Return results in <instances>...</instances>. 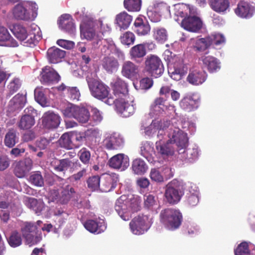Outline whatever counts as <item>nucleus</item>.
Returning <instances> with one entry per match:
<instances>
[{"label": "nucleus", "mask_w": 255, "mask_h": 255, "mask_svg": "<svg viewBox=\"0 0 255 255\" xmlns=\"http://www.w3.org/2000/svg\"><path fill=\"white\" fill-rule=\"evenodd\" d=\"M161 133L157 135L159 141L156 142L157 152L163 158H168L173 156L175 152V148L173 144L176 143L178 151L185 148L188 145V139L187 134L178 128L171 129L168 134L169 139L165 143H162L160 135L163 134V130H160Z\"/></svg>", "instance_id": "1"}, {"label": "nucleus", "mask_w": 255, "mask_h": 255, "mask_svg": "<svg viewBox=\"0 0 255 255\" xmlns=\"http://www.w3.org/2000/svg\"><path fill=\"white\" fill-rule=\"evenodd\" d=\"M38 6L35 2L23 1L16 4L12 9V15L17 20H33L37 15Z\"/></svg>", "instance_id": "2"}, {"label": "nucleus", "mask_w": 255, "mask_h": 255, "mask_svg": "<svg viewBox=\"0 0 255 255\" xmlns=\"http://www.w3.org/2000/svg\"><path fill=\"white\" fill-rule=\"evenodd\" d=\"M125 197L121 196L116 203L115 208L121 218L124 221H128L131 218V212H137L140 209V201L137 198L125 200Z\"/></svg>", "instance_id": "3"}, {"label": "nucleus", "mask_w": 255, "mask_h": 255, "mask_svg": "<svg viewBox=\"0 0 255 255\" xmlns=\"http://www.w3.org/2000/svg\"><path fill=\"white\" fill-rule=\"evenodd\" d=\"M161 222L169 230L178 229L182 221V215L180 211L174 208H166L161 210L160 213Z\"/></svg>", "instance_id": "4"}, {"label": "nucleus", "mask_w": 255, "mask_h": 255, "mask_svg": "<svg viewBox=\"0 0 255 255\" xmlns=\"http://www.w3.org/2000/svg\"><path fill=\"white\" fill-rule=\"evenodd\" d=\"M184 194L183 186L178 180L174 179L166 186L165 199L168 204L175 205L179 202Z\"/></svg>", "instance_id": "5"}, {"label": "nucleus", "mask_w": 255, "mask_h": 255, "mask_svg": "<svg viewBox=\"0 0 255 255\" xmlns=\"http://www.w3.org/2000/svg\"><path fill=\"white\" fill-rule=\"evenodd\" d=\"M21 232L26 244L31 246L36 245L42 240V234L35 224L26 222L21 228Z\"/></svg>", "instance_id": "6"}, {"label": "nucleus", "mask_w": 255, "mask_h": 255, "mask_svg": "<svg viewBox=\"0 0 255 255\" xmlns=\"http://www.w3.org/2000/svg\"><path fill=\"white\" fill-rule=\"evenodd\" d=\"M144 69L152 77L156 78L163 73L164 66L159 57L155 55H149L144 61Z\"/></svg>", "instance_id": "7"}, {"label": "nucleus", "mask_w": 255, "mask_h": 255, "mask_svg": "<svg viewBox=\"0 0 255 255\" xmlns=\"http://www.w3.org/2000/svg\"><path fill=\"white\" fill-rule=\"evenodd\" d=\"M105 103L108 105H115L118 112L121 116L128 118L132 116L135 112V107L132 104L126 100V98H110Z\"/></svg>", "instance_id": "8"}, {"label": "nucleus", "mask_w": 255, "mask_h": 255, "mask_svg": "<svg viewBox=\"0 0 255 255\" xmlns=\"http://www.w3.org/2000/svg\"><path fill=\"white\" fill-rule=\"evenodd\" d=\"M89 87L92 95L99 100L105 102L110 98H114L110 95L109 87L102 82L94 80Z\"/></svg>", "instance_id": "9"}, {"label": "nucleus", "mask_w": 255, "mask_h": 255, "mask_svg": "<svg viewBox=\"0 0 255 255\" xmlns=\"http://www.w3.org/2000/svg\"><path fill=\"white\" fill-rule=\"evenodd\" d=\"M11 31L15 37L19 40L23 41L29 38L25 42L27 46L34 45L38 41L34 33H28L26 28L23 25L17 24L13 25Z\"/></svg>", "instance_id": "10"}, {"label": "nucleus", "mask_w": 255, "mask_h": 255, "mask_svg": "<svg viewBox=\"0 0 255 255\" xmlns=\"http://www.w3.org/2000/svg\"><path fill=\"white\" fill-rule=\"evenodd\" d=\"M24 114L21 116L17 123V127L21 130H26L31 128L35 124V115L36 111L32 107L26 108L24 110Z\"/></svg>", "instance_id": "11"}, {"label": "nucleus", "mask_w": 255, "mask_h": 255, "mask_svg": "<svg viewBox=\"0 0 255 255\" xmlns=\"http://www.w3.org/2000/svg\"><path fill=\"white\" fill-rule=\"evenodd\" d=\"M81 36L87 40H93V45L95 48L99 46L103 39L98 33H96L93 22L84 23L80 25Z\"/></svg>", "instance_id": "12"}, {"label": "nucleus", "mask_w": 255, "mask_h": 255, "mask_svg": "<svg viewBox=\"0 0 255 255\" xmlns=\"http://www.w3.org/2000/svg\"><path fill=\"white\" fill-rule=\"evenodd\" d=\"M148 219L147 216L142 214L135 217L129 223L132 233L136 235L143 234L148 229Z\"/></svg>", "instance_id": "13"}, {"label": "nucleus", "mask_w": 255, "mask_h": 255, "mask_svg": "<svg viewBox=\"0 0 255 255\" xmlns=\"http://www.w3.org/2000/svg\"><path fill=\"white\" fill-rule=\"evenodd\" d=\"M61 118L53 112H45L41 118V125L45 129L53 130L57 128L60 124Z\"/></svg>", "instance_id": "14"}, {"label": "nucleus", "mask_w": 255, "mask_h": 255, "mask_svg": "<svg viewBox=\"0 0 255 255\" xmlns=\"http://www.w3.org/2000/svg\"><path fill=\"white\" fill-rule=\"evenodd\" d=\"M181 25L184 29L188 31L197 33L202 29L203 22L198 16H188L182 19Z\"/></svg>", "instance_id": "15"}, {"label": "nucleus", "mask_w": 255, "mask_h": 255, "mask_svg": "<svg viewBox=\"0 0 255 255\" xmlns=\"http://www.w3.org/2000/svg\"><path fill=\"white\" fill-rule=\"evenodd\" d=\"M139 68L134 63L130 61H125L122 65V75L129 79L137 78L139 75Z\"/></svg>", "instance_id": "16"}, {"label": "nucleus", "mask_w": 255, "mask_h": 255, "mask_svg": "<svg viewBox=\"0 0 255 255\" xmlns=\"http://www.w3.org/2000/svg\"><path fill=\"white\" fill-rule=\"evenodd\" d=\"M40 77V81L43 84L57 83L60 80L59 74L52 68L47 66L42 69Z\"/></svg>", "instance_id": "17"}, {"label": "nucleus", "mask_w": 255, "mask_h": 255, "mask_svg": "<svg viewBox=\"0 0 255 255\" xmlns=\"http://www.w3.org/2000/svg\"><path fill=\"white\" fill-rule=\"evenodd\" d=\"M118 181V175L116 173L105 174L101 181L100 189L102 192H110L115 188Z\"/></svg>", "instance_id": "18"}, {"label": "nucleus", "mask_w": 255, "mask_h": 255, "mask_svg": "<svg viewBox=\"0 0 255 255\" xmlns=\"http://www.w3.org/2000/svg\"><path fill=\"white\" fill-rule=\"evenodd\" d=\"M32 160L30 158H25L17 162L14 168V173L18 178H22L31 169Z\"/></svg>", "instance_id": "19"}, {"label": "nucleus", "mask_w": 255, "mask_h": 255, "mask_svg": "<svg viewBox=\"0 0 255 255\" xmlns=\"http://www.w3.org/2000/svg\"><path fill=\"white\" fill-rule=\"evenodd\" d=\"M85 229L91 233L99 234L103 233L106 229L107 226L104 220H87L84 223Z\"/></svg>", "instance_id": "20"}, {"label": "nucleus", "mask_w": 255, "mask_h": 255, "mask_svg": "<svg viewBox=\"0 0 255 255\" xmlns=\"http://www.w3.org/2000/svg\"><path fill=\"white\" fill-rule=\"evenodd\" d=\"M255 11L254 6L244 1H240L238 4L237 7L235 9V12L238 16L246 18L251 17Z\"/></svg>", "instance_id": "21"}, {"label": "nucleus", "mask_w": 255, "mask_h": 255, "mask_svg": "<svg viewBox=\"0 0 255 255\" xmlns=\"http://www.w3.org/2000/svg\"><path fill=\"white\" fill-rule=\"evenodd\" d=\"M152 8L147 12V15L151 21L154 22L159 21L161 14L168 10L166 3L163 2H155Z\"/></svg>", "instance_id": "22"}, {"label": "nucleus", "mask_w": 255, "mask_h": 255, "mask_svg": "<svg viewBox=\"0 0 255 255\" xmlns=\"http://www.w3.org/2000/svg\"><path fill=\"white\" fill-rule=\"evenodd\" d=\"M109 164L113 168L125 170L129 166V159L124 154H118L111 158Z\"/></svg>", "instance_id": "23"}, {"label": "nucleus", "mask_w": 255, "mask_h": 255, "mask_svg": "<svg viewBox=\"0 0 255 255\" xmlns=\"http://www.w3.org/2000/svg\"><path fill=\"white\" fill-rule=\"evenodd\" d=\"M115 96L117 98H126L128 95V85L121 78H117L112 85Z\"/></svg>", "instance_id": "24"}, {"label": "nucleus", "mask_w": 255, "mask_h": 255, "mask_svg": "<svg viewBox=\"0 0 255 255\" xmlns=\"http://www.w3.org/2000/svg\"><path fill=\"white\" fill-rule=\"evenodd\" d=\"M201 60L204 67L206 68L210 73L217 72L221 68L219 60L212 56L204 55L201 57Z\"/></svg>", "instance_id": "25"}, {"label": "nucleus", "mask_w": 255, "mask_h": 255, "mask_svg": "<svg viewBox=\"0 0 255 255\" xmlns=\"http://www.w3.org/2000/svg\"><path fill=\"white\" fill-rule=\"evenodd\" d=\"M207 74L202 70H195L189 72L187 77V81L191 84L198 86L202 84L206 80Z\"/></svg>", "instance_id": "26"}, {"label": "nucleus", "mask_w": 255, "mask_h": 255, "mask_svg": "<svg viewBox=\"0 0 255 255\" xmlns=\"http://www.w3.org/2000/svg\"><path fill=\"white\" fill-rule=\"evenodd\" d=\"M59 25L64 31L70 34H73L75 31L73 18L69 14H64L61 16L59 20Z\"/></svg>", "instance_id": "27"}, {"label": "nucleus", "mask_w": 255, "mask_h": 255, "mask_svg": "<svg viewBox=\"0 0 255 255\" xmlns=\"http://www.w3.org/2000/svg\"><path fill=\"white\" fill-rule=\"evenodd\" d=\"M122 139L116 133L108 135L103 140V145L108 150H116L121 146Z\"/></svg>", "instance_id": "28"}, {"label": "nucleus", "mask_w": 255, "mask_h": 255, "mask_svg": "<svg viewBox=\"0 0 255 255\" xmlns=\"http://www.w3.org/2000/svg\"><path fill=\"white\" fill-rule=\"evenodd\" d=\"M101 66L108 73L112 74L118 70L119 63L114 57L106 56L101 60Z\"/></svg>", "instance_id": "29"}, {"label": "nucleus", "mask_w": 255, "mask_h": 255, "mask_svg": "<svg viewBox=\"0 0 255 255\" xmlns=\"http://www.w3.org/2000/svg\"><path fill=\"white\" fill-rule=\"evenodd\" d=\"M66 52L56 47L49 48L47 51V57L51 63L56 64L61 61L65 56Z\"/></svg>", "instance_id": "30"}, {"label": "nucleus", "mask_w": 255, "mask_h": 255, "mask_svg": "<svg viewBox=\"0 0 255 255\" xmlns=\"http://www.w3.org/2000/svg\"><path fill=\"white\" fill-rule=\"evenodd\" d=\"M229 0H209V4L211 8L214 11L225 14L230 7Z\"/></svg>", "instance_id": "31"}, {"label": "nucleus", "mask_w": 255, "mask_h": 255, "mask_svg": "<svg viewBox=\"0 0 255 255\" xmlns=\"http://www.w3.org/2000/svg\"><path fill=\"white\" fill-rule=\"evenodd\" d=\"M150 29V25L146 21H144L143 19L137 17L134 22L133 30L138 35H145L147 34Z\"/></svg>", "instance_id": "32"}, {"label": "nucleus", "mask_w": 255, "mask_h": 255, "mask_svg": "<svg viewBox=\"0 0 255 255\" xmlns=\"http://www.w3.org/2000/svg\"><path fill=\"white\" fill-rule=\"evenodd\" d=\"M0 42H4L5 46L15 47L18 46L17 42L10 35L7 29L0 26Z\"/></svg>", "instance_id": "33"}, {"label": "nucleus", "mask_w": 255, "mask_h": 255, "mask_svg": "<svg viewBox=\"0 0 255 255\" xmlns=\"http://www.w3.org/2000/svg\"><path fill=\"white\" fill-rule=\"evenodd\" d=\"M198 101L192 96L184 97L180 102V107L185 111L190 112L196 110L198 107Z\"/></svg>", "instance_id": "34"}, {"label": "nucleus", "mask_w": 255, "mask_h": 255, "mask_svg": "<svg viewBox=\"0 0 255 255\" xmlns=\"http://www.w3.org/2000/svg\"><path fill=\"white\" fill-rule=\"evenodd\" d=\"M75 193L74 189L70 185H68L62 189L59 196H56L57 197L55 199L61 204H66L73 197Z\"/></svg>", "instance_id": "35"}, {"label": "nucleus", "mask_w": 255, "mask_h": 255, "mask_svg": "<svg viewBox=\"0 0 255 255\" xmlns=\"http://www.w3.org/2000/svg\"><path fill=\"white\" fill-rule=\"evenodd\" d=\"M146 54V47L143 44H137L133 46L129 51L131 58L135 61L143 58Z\"/></svg>", "instance_id": "36"}, {"label": "nucleus", "mask_w": 255, "mask_h": 255, "mask_svg": "<svg viewBox=\"0 0 255 255\" xmlns=\"http://www.w3.org/2000/svg\"><path fill=\"white\" fill-rule=\"evenodd\" d=\"M132 20V17L127 12L124 11L117 14L116 17V23L120 29L128 28Z\"/></svg>", "instance_id": "37"}, {"label": "nucleus", "mask_w": 255, "mask_h": 255, "mask_svg": "<svg viewBox=\"0 0 255 255\" xmlns=\"http://www.w3.org/2000/svg\"><path fill=\"white\" fill-rule=\"evenodd\" d=\"M18 141L17 137V131L13 128L8 129L6 133L4 139V143L6 146L8 147H12L14 146Z\"/></svg>", "instance_id": "38"}, {"label": "nucleus", "mask_w": 255, "mask_h": 255, "mask_svg": "<svg viewBox=\"0 0 255 255\" xmlns=\"http://www.w3.org/2000/svg\"><path fill=\"white\" fill-rule=\"evenodd\" d=\"M131 167L134 173L137 175L144 174L147 169L145 162L140 159H134L132 161Z\"/></svg>", "instance_id": "39"}, {"label": "nucleus", "mask_w": 255, "mask_h": 255, "mask_svg": "<svg viewBox=\"0 0 255 255\" xmlns=\"http://www.w3.org/2000/svg\"><path fill=\"white\" fill-rule=\"evenodd\" d=\"M153 33L154 39L158 43H163L168 39V32L164 28H154Z\"/></svg>", "instance_id": "40"}, {"label": "nucleus", "mask_w": 255, "mask_h": 255, "mask_svg": "<svg viewBox=\"0 0 255 255\" xmlns=\"http://www.w3.org/2000/svg\"><path fill=\"white\" fill-rule=\"evenodd\" d=\"M186 147L187 146L183 149V151L180 152L179 151V154H182L181 156L184 160L190 162H193L198 158V152L197 149L196 148H189L186 149ZM181 150H182V149Z\"/></svg>", "instance_id": "41"}, {"label": "nucleus", "mask_w": 255, "mask_h": 255, "mask_svg": "<svg viewBox=\"0 0 255 255\" xmlns=\"http://www.w3.org/2000/svg\"><path fill=\"white\" fill-rule=\"evenodd\" d=\"M124 5L129 11H138L141 8V0H124Z\"/></svg>", "instance_id": "42"}, {"label": "nucleus", "mask_w": 255, "mask_h": 255, "mask_svg": "<svg viewBox=\"0 0 255 255\" xmlns=\"http://www.w3.org/2000/svg\"><path fill=\"white\" fill-rule=\"evenodd\" d=\"M71 133L67 132L63 133L58 140L59 144L61 147L70 149L73 147Z\"/></svg>", "instance_id": "43"}, {"label": "nucleus", "mask_w": 255, "mask_h": 255, "mask_svg": "<svg viewBox=\"0 0 255 255\" xmlns=\"http://www.w3.org/2000/svg\"><path fill=\"white\" fill-rule=\"evenodd\" d=\"M90 117V113L87 109L78 107L75 119L80 123H86L89 121Z\"/></svg>", "instance_id": "44"}, {"label": "nucleus", "mask_w": 255, "mask_h": 255, "mask_svg": "<svg viewBox=\"0 0 255 255\" xmlns=\"http://www.w3.org/2000/svg\"><path fill=\"white\" fill-rule=\"evenodd\" d=\"M7 242L9 246L12 248H16L20 246L22 244L21 235L17 231L12 232L7 239Z\"/></svg>", "instance_id": "45"}, {"label": "nucleus", "mask_w": 255, "mask_h": 255, "mask_svg": "<svg viewBox=\"0 0 255 255\" xmlns=\"http://www.w3.org/2000/svg\"><path fill=\"white\" fill-rule=\"evenodd\" d=\"M209 47L206 38L197 39L194 42L192 48L196 52H202Z\"/></svg>", "instance_id": "46"}, {"label": "nucleus", "mask_w": 255, "mask_h": 255, "mask_svg": "<svg viewBox=\"0 0 255 255\" xmlns=\"http://www.w3.org/2000/svg\"><path fill=\"white\" fill-rule=\"evenodd\" d=\"M89 189L92 191H96L100 188V177L98 175H94L88 178L87 180Z\"/></svg>", "instance_id": "47"}, {"label": "nucleus", "mask_w": 255, "mask_h": 255, "mask_svg": "<svg viewBox=\"0 0 255 255\" xmlns=\"http://www.w3.org/2000/svg\"><path fill=\"white\" fill-rule=\"evenodd\" d=\"M21 83L20 79L18 78H14L12 79L7 86L8 93L7 97H10L14 93L18 91L20 88Z\"/></svg>", "instance_id": "48"}, {"label": "nucleus", "mask_w": 255, "mask_h": 255, "mask_svg": "<svg viewBox=\"0 0 255 255\" xmlns=\"http://www.w3.org/2000/svg\"><path fill=\"white\" fill-rule=\"evenodd\" d=\"M209 46L218 45L225 42L224 37L220 34H212L206 37Z\"/></svg>", "instance_id": "49"}, {"label": "nucleus", "mask_w": 255, "mask_h": 255, "mask_svg": "<svg viewBox=\"0 0 255 255\" xmlns=\"http://www.w3.org/2000/svg\"><path fill=\"white\" fill-rule=\"evenodd\" d=\"M29 181L36 186L41 187L44 185L43 178L39 171L33 172L29 177Z\"/></svg>", "instance_id": "50"}, {"label": "nucleus", "mask_w": 255, "mask_h": 255, "mask_svg": "<svg viewBox=\"0 0 255 255\" xmlns=\"http://www.w3.org/2000/svg\"><path fill=\"white\" fill-rule=\"evenodd\" d=\"M78 155L81 162L85 165L90 163L91 159L90 152L85 147L82 148L78 153Z\"/></svg>", "instance_id": "51"}, {"label": "nucleus", "mask_w": 255, "mask_h": 255, "mask_svg": "<svg viewBox=\"0 0 255 255\" xmlns=\"http://www.w3.org/2000/svg\"><path fill=\"white\" fill-rule=\"evenodd\" d=\"M71 161L68 159H63L59 160L57 164L55 162L54 169L59 172L67 170L71 166Z\"/></svg>", "instance_id": "52"}, {"label": "nucleus", "mask_w": 255, "mask_h": 255, "mask_svg": "<svg viewBox=\"0 0 255 255\" xmlns=\"http://www.w3.org/2000/svg\"><path fill=\"white\" fill-rule=\"evenodd\" d=\"M121 41L125 45L132 44L135 41V36L132 32L127 31L121 36Z\"/></svg>", "instance_id": "53"}, {"label": "nucleus", "mask_w": 255, "mask_h": 255, "mask_svg": "<svg viewBox=\"0 0 255 255\" xmlns=\"http://www.w3.org/2000/svg\"><path fill=\"white\" fill-rule=\"evenodd\" d=\"M26 101L25 96L18 93L12 99L10 102V103H13L16 108H19L24 106Z\"/></svg>", "instance_id": "54"}, {"label": "nucleus", "mask_w": 255, "mask_h": 255, "mask_svg": "<svg viewBox=\"0 0 255 255\" xmlns=\"http://www.w3.org/2000/svg\"><path fill=\"white\" fill-rule=\"evenodd\" d=\"M235 255H250V251L248 244L246 242L241 243L235 250Z\"/></svg>", "instance_id": "55"}, {"label": "nucleus", "mask_w": 255, "mask_h": 255, "mask_svg": "<svg viewBox=\"0 0 255 255\" xmlns=\"http://www.w3.org/2000/svg\"><path fill=\"white\" fill-rule=\"evenodd\" d=\"M78 106L70 105L67 106L63 111V115L65 117L68 118H74L76 119V115L78 110Z\"/></svg>", "instance_id": "56"}, {"label": "nucleus", "mask_w": 255, "mask_h": 255, "mask_svg": "<svg viewBox=\"0 0 255 255\" xmlns=\"http://www.w3.org/2000/svg\"><path fill=\"white\" fill-rule=\"evenodd\" d=\"M34 97L36 101L40 105L43 106L46 104V97L41 89L36 88L34 90Z\"/></svg>", "instance_id": "57"}, {"label": "nucleus", "mask_w": 255, "mask_h": 255, "mask_svg": "<svg viewBox=\"0 0 255 255\" xmlns=\"http://www.w3.org/2000/svg\"><path fill=\"white\" fill-rule=\"evenodd\" d=\"M199 202V198L197 194H190L187 196L185 201L186 204L190 207H193L198 205Z\"/></svg>", "instance_id": "58"}, {"label": "nucleus", "mask_w": 255, "mask_h": 255, "mask_svg": "<svg viewBox=\"0 0 255 255\" xmlns=\"http://www.w3.org/2000/svg\"><path fill=\"white\" fill-rule=\"evenodd\" d=\"M67 94L71 100L78 101L80 97V93L79 90L76 87H68L67 88Z\"/></svg>", "instance_id": "59"}, {"label": "nucleus", "mask_w": 255, "mask_h": 255, "mask_svg": "<svg viewBox=\"0 0 255 255\" xmlns=\"http://www.w3.org/2000/svg\"><path fill=\"white\" fill-rule=\"evenodd\" d=\"M150 177L152 181L156 182H162L164 179L160 172L156 169H151L150 173Z\"/></svg>", "instance_id": "60"}, {"label": "nucleus", "mask_w": 255, "mask_h": 255, "mask_svg": "<svg viewBox=\"0 0 255 255\" xmlns=\"http://www.w3.org/2000/svg\"><path fill=\"white\" fill-rule=\"evenodd\" d=\"M139 84L142 89L147 90L152 86L153 81L148 77L143 78L140 81Z\"/></svg>", "instance_id": "61"}, {"label": "nucleus", "mask_w": 255, "mask_h": 255, "mask_svg": "<svg viewBox=\"0 0 255 255\" xmlns=\"http://www.w3.org/2000/svg\"><path fill=\"white\" fill-rule=\"evenodd\" d=\"M190 11V8L188 5L186 4H182L179 6L176 14L181 17H187L188 12Z\"/></svg>", "instance_id": "62"}, {"label": "nucleus", "mask_w": 255, "mask_h": 255, "mask_svg": "<svg viewBox=\"0 0 255 255\" xmlns=\"http://www.w3.org/2000/svg\"><path fill=\"white\" fill-rule=\"evenodd\" d=\"M56 43L60 47L67 49H71L73 48L75 45L74 42L64 39H58Z\"/></svg>", "instance_id": "63"}, {"label": "nucleus", "mask_w": 255, "mask_h": 255, "mask_svg": "<svg viewBox=\"0 0 255 255\" xmlns=\"http://www.w3.org/2000/svg\"><path fill=\"white\" fill-rule=\"evenodd\" d=\"M108 48L110 49L111 52L116 54L119 57H123L124 54L120 49L117 48L113 41H111L108 44Z\"/></svg>", "instance_id": "64"}]
</instances>
